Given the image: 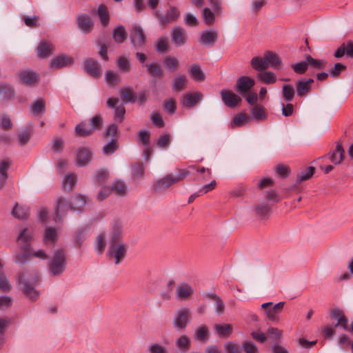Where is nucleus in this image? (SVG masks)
<instances>
[{"mask_svg": "<svg viewBox=\"0 0 353 353\" xmlns=\"http://www.w3.org/2000/svg\"><path fill=\"white\" fill-rule=\"evenodd\" d=\"M37 281L36 277L30 279L26 274H21L19 277V283L24 294L32 301H36L39 296V293L35 290Z\"/></svg>", "mask_w": 353, "mask_h": 353, "instance_id": "obj_1", "label": "nucleus"}, {"mask_svg": "<svg viewBox=\"0 0 353 353\" xmlns=\"http://www.w3.org/2000/svg\"><path fill=\"white\" fill-rule=\"evenodd\" d=\"M65 255L62 250H57L49 263L50 272L54 275L61 274L65 269Z\"/></svg>", "mask_w": 353, "mask_h": 353, "instance_id": "obj_2", "label": "nucleus"}, {"mask_svg": "<svg viewBox=\"0 0 353 353\" xmlns=\"http://www.w3.org/2000/svg\"><path fill=\"white\" fill-rule=\"evenodd\" d=\"M191 319V311L189 308L182 307L176 311L173 319L174 327L177 330H183Z\"/></svg>", "mask_w": 353, "mask_h": 353, "instance_id": "obj_3", "label": "nucleus"}, {"mask_svg": "<svg viewBox=\"0 0 353 353\" xmlns=\"http://www.w3.org/2000/svg\"><path fill=\"white\" fill-rule=\"evenodd\" d=\"M284 305L285 302H279L274 305L272 302H267L261 305V309L268 320L277 322L279 320V314L283 311Z\"/></svg>", "mask_w": 353, "mask_h": 353, "instance_id": "obj_4", "label": "nucleus"}, {"mask_svg": "<svg viewBox=\"0 0 353 353\" xmlns=\"http://www.w3.org/2000/svg\"><path fill=\"white\" fill-rule=\"evenodd\" d=\"M127 251V247L124 243H111L108 256L110 259H114L116 265L119 264L125 258Z\"/></svg>", "mask_w": 353, "mask_h": 353, "instance_id": "obj_5", "label": "nucleus"}, {"mask_svg": "<svg viewBox=\"0 0 353 353\" xmlns=\"http://www.w3.org/2000/svg\"><path fill=\"white\" fill-rule=\"evenodd\" d=\"M170 38L172 43L176 47H181L187 43L188 36L183 28L177 26L172 28Z\"/></svg>", "mask_w": 353, "mask_h": 353, "instance_id": "obj_6", "label": "nucleus"}, {"mask_svg": "<svg viewBox=\"0 0 353 353\" xmlns=\"http://www.w3.org/2000/svg\"><path fill=\"white\" fill-rule=\"evenodd\" d=\"M70 202L63 196H58L54 202V220L56 222L61 221L63 218L67 214L68 211L70 210L68 208Z\"/></svg>", "mask_w": 353, "mask_h": 353, "instance_id": "obj_7", "label": "nucleus"}, {"mask_svg": "<svg viewBox=\"0 0 353 353\" xmlns=\"http://www.w3.org/2000/svg\"><path fill=\"white\" fill-rule=\"evenodd\" d=\"M93 152L88 147H79L76 151V164L79 167L88 165L92 159Z\"/></svg>", "mask_w": 353, "mask_h": 353, "instance_id": "obj_8", "label": "nucleus"}, {"mask_svg": "<svg viewBox=\"0 0 353 353\" xmlns=\"http://www.w3.org/2000/svg\"><path fill=\"white\" fill-rule=\"evenodd\" d=\"M220 95L223 103L230 108H236L241 101V97L230 90L222 89Z\"/></svg>", "mask_w": 353, "mask_h": 353, "instance_id": "obj_9", "label": "nucleus"}, {"mask_svg": "<svg viewBox=\"0 0 353 353\" xmlns=\"http://www.w3.org/2000/svg\"><path fill=\"white\" fill-rule=\"evenodd\" d=\"M131 42L134 47L142 46L145 42V35L140 26H133L130 32Z\"/></svg>", "mask_w": 353, "mask_h": 353, "instance_id": "obj_10", "label": "nucleus"}, {"mask_svg": "<svg viewBox=\"0 0 353 353\" xmlns=\"http://www.w3.org/2000/svg\"><path fill=\"white\" fill-rule=\"evenodd\" d=\"M118 103L117 98H108L106 101L108 108L114 110V119L121 122L124 119L125 110L123 105H119Z\"/></svg>", "mask_w": 353, "mask_h": 353, "instance_id": "obj_11", "label": "nucleus"}, {"mask_svg": "<svg viewBox=\"0 0 353 353\" xmlns=\"http://www.w3.org/2000/svg\"><path fill=\"white\" fill-rule=\"evenodd\" d=\"M254 85V80L252 78L248 76H242L237 79L235 90L241 94L247 93Z\"/></svg>", "mask_w": 353, "mask_h": 353, "instance_id": "obj_12", "label": "nucleus"}, {"mask_svg": "<svg viewBox=\"0 0 353 353\" xmlns=\"http://www.w3.org/2000/svg\"><path fill=\"white\" fill-rule=\"evenodd\" d=\"M68 208L74 212H82L87 203V197L81 194H77L72 196L69 201Z\"/></svg>", "mask_w": 353, "mask_h": 353, "instance_id": "obj_13", "label": "nucleus"}, {"mask_svg": "<svg viewBox=\"0 0 353 353\" xmlns=\"http://www.w3.org/2000/svg\"><path fill=\"white\" fill-rule=\"evenodd\" d=\"M203 97V94L199 92L186 93L183 95L181 104L184 108L190 109L201 101Z\"/></svg>", "mask_w": 353, "mask_h": 353, "instance_id": "obj_14", "label": "nucleus"}, {"mask_svg": "<svg viewBox=\"0 0 353 353\" xmlns=\"http://www.w3.org/2000/svg\"><path fill=\"white\" fill-rule=\"evenodd\" d=\"M77 24L79 29L85 34L90 32L94 27L91 17L86 14H81L77 17Z\"/></svg>", "mask_w": 353, "mask_h": 353, "instance_id": "obj_15", "label": "nucleus"}, {"mask_svg": "<svg viewBox=\"0 0 353 353\" xmlns=\"http://www.w3.org/2000/svg\"><path fill=\"white\" fill-rule=\"evenodd\" d=\"M314 83V79L309 78H303L295 83L296 94L299 97L305 96L311 89L312 84Z\"/></svg>", "mask_w": 353, "mask_h": 353, "instance_id": "obj_16", "label": "nucleus"}, {"mask_svg": "<svg viewBox=\"0 0 353 353\" xmlns=\"http://www.w3.org/2000/svg\"><path fill=\"white\" fill-rule=\"evenodd\" d=\"M179 16L180 12L179 9L170 6L166 12V14L159 17V23L161 25H167L176 21Z\"/></svg>", "mask_w": 353, "mask_h": 353, "instance_id": "obj_17", "label": "nucleus"}, {"mask_svg": "<svg viewBox=\"0 0 353 353\" xmlns=\"http://www.w3.org/2000/svg\"><path fill=\"white\" fill-rule=\"evenodd\" d=\"M73 62L74 59L72 57L65 54H62L52 59L50 63V67L54 68H60L70 65L73 63Z\"/></svg>", "mask_w": 353, "mask_h": 353, "instance_id": "obj_18", "label": "nucleus"}, {"mask_svg": "<svg viewBox=\"0 0 353 353\" xmlns=\"http://www.w3.org/2000/svg\"><path fill=\"white\" fill-rule=\"evenodd\" d=\"M194 290L191 285L188 283H179L176 289V297L179 300H185L192 295Z\"/></svg>", "mask_w": 353, "mask_h": 353, "instance_id": "obj_19", "label": "nucleus"}, {"mask_svg": "<svg viewBox=\"0 0 353 353\" xmlns=\"http://www.w3.org/2000/svg\"><path fill=\"white\" fill-rule=\"evenodd\" d=\"M85 71L94 78L100 77L101 73V67L98 62L94 59H88L84 65Z\"/></svg>", "mask_w": 353, "mask_h": 353, "instance_id": "obj_20", "label": "nucleus"}, {"mask_svg": "<svg viewBox=\"0 0 353 353\" xmlns=\"http://www.w3.org/2000/svg\"><path fill=\"white\" fill-rule=\"evenodd\" d=\"M19 80L26 85H32L39 80L38 74L32 70H25L19 74Z\"/></svg>", "mask_w": 353, "mask_h": 353, "instance_id": "obj_21", "label": "nucleus"}, {"mask_svg": "<svg viewBox=\"0 0 353 353\" xmlns=\"http://www.w3.org/2000/svg\"><path fill=\"white\" fill-rule=\"evenodd\" d=\"M33 236V232L31 230L25 228L23 229L18 238V245L22 248L27 250V248H30L29 242Z\"/></svg>", "mask_w": 353, "mask_h": 353, "instance_id": "obj_22", "label": "nucleus"}, {"mask_svg": "<svg viewBox=\"0 0 353 353\" xmlns=\"http://www.w3.org/2000/svg\"><path fill=\"white\" fill-rule=\"evenodd\" d=\"M54 50V46L50 42L41 41L37 47V55L40 58L48 57Z\"/></svg>", "mask_w": 353, "mask_h": 353, "instance_id": "obj_23", "label": "nucleus"}, {"mask_svg": "<svg viewBox=\"0 0 353 353\" xmlns=\"http://www.w3.org/2000/svg\"><path fill=\"white\" fill-rule=\"evenodd\" d=\"M10 165V161L7 159L0 160V190L5 186L8 177V170Z\"/></svg>", "mask_w": 353, "mask_h": 353, "instance_id": "obj_24", "label": "nucleus"}, {"mask_svg": "<svg viewBox=\"0 0 353 353\" xmlns=\"http://www.w3.org/2000/svg\"><path fill=\"white\" fill-rule=\"evenodd\" d=\"M218 38V33L215 30L203 31L200 39V43L203 45L213 46Z\"/></svg>", "mask_w": 353, "mask_h": 353, "instance_id": "obj_25", "label": "nucleus"}, {"mask_svg": "<svg viewBox=\"0 0 353 353\" xmlns=\"http://www.w3.org/2000/svg\"><path fill=\"white\" fill-rule=\"evenodd\" d=\"M177 181L174 175L168 174L165 177L158 180L155 184V188L157 190H162L166 189L173 184L176 183Z\"/></svg>", "mask_w": 353, "mask_h": 353, "instance_id": "obj_26", "label": "nucleus"}, {"mask_svg": "<svg viewBox=\"0 0 353 353\" xmlns=\"http://www.w3.org/2000/svg\"><path fill=\"white\" fill-rule=\"evenodd\" d=\"M256 77L259 81L266 84H273L277 81L276 74L272 71H266V70L258 73Z\"/></svg>", "mask_w": 353, "mask_h": 353, "instance_id": "obj_27", "label": "nucleus"}, {"mask_svg": "<svg viewBox=\"0 0 353 353\" xmlns=\"http://www.w3.org/2000/svg\"><path fill=\"white\" fill-rule=\"evenodd\" d=\"M264 57L268 64V68L270 67L273 69H279V65L281 64V59L276 54L272 52H267L265 53Z\"/></svg>", "mask_w": 353, "mask_h": 353, "instance_id": "obj_28", "label": "nucleus"}, {"mask_svg": "<svg viewBox=\"0 0 353 353\" xmlns=\"http://www.w3.org/2000/svg\"><path fill=\"white\" fill-rule=\"evenodd\" d=\"M77 182V176L74 173H68L62 181V188L65 191L72 190Z\"/></svg>", "mask_w": 353, "mask_h": 353, "instance_id": "obj_29", "label": "nucleus"}, {"mask_svg": "<svg viewBox=\"0 0 353 353\" xmlns=\"http://www.w3.org/2000/svg\"><path fill=\"white\" fill-rule=\"evenodd\" d=\"M31 112L34 116H39L46 112V101L44 99H39L34 101L30 105Z\"/></svg>", "mask_w": 353, "mask_h": 353, "instance_id": "obj_30", "label": "nucleus"}, {"mask_svg": "<svg viewBox=\"0 0 353 353\" xmlns=\"http://www.w3.org/2000/svg\"><path fill=\"white\" fill-rule=\"evenodd\" d=\"M345 151L341 145V144L338 143L336 146L335 150L330 154V159L331 161L335 165L340 164L344 158Z\"/></svg>", "mask_w": 353, "mask_h": 353, "instance_id": "obj_31", "label": "nucleus"}, {"mask_svg": "<svg viewBox=\"0 0 353 353\" xmlns=\"http://www.w3.org/2000/svg\"><path fill=\"white\" fill-rule=\"evenodd\" d=\"M14 94V89L8 84H0V102L10 100Z\"/></svg>", "mask_w": 353, "mask_h": 353, "instance_id": "obj_32", "label": "nucleus"}, {"mask_svg": "<svg viewBox=\"0 0 353 353\" xmlns=\"http://www.w3.org/2000/svg\"><path fill=\"white\" fill-rule=\"evenodd\" d=\"M250 65L254 70L260 71V72L265 71L268 68L265 57H253L250 61Z\"/></svg>", "mask_w": 353, "mask_h": 353, "instance_id": "obj_33", "label": "nucleus"}, {"mask_svg": "<svg viewBox=\"0 0 353 353\" xmlns=\"http://www.w3.org/2000/svg\"><path fill=\"white\" fill-rule=\"evenodd\" d=\"M252 119L257 121H263L267 119V113L265 108L259 105H254L251 110Z\"/></svg>", "mask_w": 353, "mask_h": 353, "instance_id": "obj_34", "label": "nucleus"}, {"mask_svg": "<svg viewBox=\"0 0 353 353\" xmlns=\"http://www.w3.org/2000/svg\"><path fill=\"white\" fill-rule=\"evenodd\" d=\"M123 230V225L119 222L114 223L111 230V238L110 243H121L119 240L121 237V233Z\"/></svg>", "mask_w": 353, "mask_h": 353, "instance_id": "obj_35", "label": "nucleus"}, {"mask_svg": "<svg viewBox=\"0 0 353 353\" xmlns=\"http://www.w3.org/2000/svg\"><path fill=\"white\" fill-rule=\"evenodd\" d=\"M187 82L188 78L185 75H176L172 82L173 90L175 92H181L185 85Z\"/></svg>", "mask_w": 353, "mask_h": 353, "instance_id": "obj_36", "label": "nucleus"}, {"mask_svg": "<svg viewBox=\"0 0 353 353\" xmlns=\"http://www.w3.org/2000/svg\"><path fill=\"white\" fill-rule=\"evenodd\" d=\"M175 345L181 351H188L190 348L191 340L189 336L183 334L176 339Z\"/></svg>", "mask_w": 353, "mask_h": 353, "instance_id": "obj_37", "label": "nucleus"}, {"mask_svg": "<svg viewBox=\"0 0 353 353\" xmlns=\"http://www.w3.org/2000/svg\"><path fill=\"white\" fill-rule=\"evenodd\" d=\"M214 330L221 337H228L233 331V327L230 324H215Z\"/></svg>", "mask_w": 353, "mask_h": 353, "instance_id": "obj_38", "label": "nucleus"}, {"mask_svg": "<svg viewBox=\"0 0 353 353\" xmlns=\"http://www.w3.org/2000/svg\"><path fill=\"white\" fill-rule=\"evenodd\" d=\"M110 188L112 189V192L115 193L117 196H122L127 193V185L123 181L116 180Z\"/></svg>", "mask_w": 353, "mask_h": 353, "instance_id": "obj_39", "label": "nucleus"}, {"mask_svg": "<svg viewBox=\"0 0 353 353\" xmlns=\"http://www.w3.org/2000/svg\"><path fill=\"white\" fill-rule=\"evenodd\" d=\"M194 339L196 341H206L209 339V330L208 327L203 325L197 328L194 334Z\"/></svg>", "mask_w": 353, "mask_h": 353, "instance_id": "obj_40", "label": "nucleus"}, {"mask_svg": "<svg viewBox=\"0 0 353 353\" xmlns=\"http://www.w3.org/2000/svg\"><path fill=\"white\" fill-rule=\"evenodd\" d=\"M127 37V32L125 28L119 25L117 26L113 31V39L115 42L121 43Z\"/></svg>", "mask_w": 353, "mask_h": 353, "instance_id": "obj_41", "label": "nucleus"}, {"mask_svg": "<svg viewBox=\"0 0 353 353\" xmlns=\"http://www.w3.org/2000/svg\"><path fill=\"white\" fill-rule=\"evenodd\" d=\"M97 14L100 19L101 23L105 27L108 25L110 17L108 8L105 5H100L97 9Z\"/></svg>", "mask_w": 353, "mask_h": 353, "instance_id": "obj_42", "label": "nucleus"}, {"mask_svg": "<svg viewBox=\"0 0 353 353\" xmlns=\"http://www.w3.org/2000/svg\"><path fill=\"white\" fill-rule=\"evenodd\" d=\"M57 231L53 228H48L44 233L43 242L46 244H52L57 240Z\"/></svg>", "mask_w": 353, "mask_h": 353, "instance_id": "obj_43", "label": "nucleus"}, {"mask_svg": "<svg viewBox=\"0 0 353 353\" xmlns=\"http://www.w3.org/2000/svg\"><path fill=\"white\" fill-rule=\"evenodd\" d=\"M105 79L108 85L110 86H115L120 82L119 75L111 70H108L105 72Z\"/></svg>", "mask_w": 353, "mask_h": 353, "instance_id": "obj_44", "label": "nucleus"}, {"mask_svg": "<svg viewBox=\"0 0 353 353\" xmlns=\"http://www.w3.org/2000/svg\"><path fill=\"white\" fill-rule=\"evenodd\" d=\"M314 170L315 169L314 167L310 166L304 170L299 172L296 176V183H300L311 178L314 173Z\"/></svg>", "mask_w": 353, "mask_h": 353, "instance_id": "obj_45", "label": "nucleus"}, {"mask_svg": "<svg viewBox=\"0 0 353 353\" xmlns=\"http://www.w3.org/2000/svg\"><path fill=\"white\" fill-rule=\"evenodd\" d=\"M189 72L190 76L196 81H202L205 79L203 72L199 65H192Z\"/></svg>", "mask_w": 353, "mask_h": 353, "instance_id": "obj_46", "label": "nucleus"}, {"mask_svg": "<svg viewBox=\"0 0 353 353\" xmlns=\"http://www.w3.org/2000/svg\"><path fill=\"white\" fill-rule=\"evenodd\" d=\"M282 95L285 101H292L295 95L294 89L292 85L284 84L282 87Z\"/></svg>", "mask_w": 353, "mask_h": 353, "instance_id": "obj_47", "label": "nucleus"}, {"mask_svg": "<svg viewBox=\"0 0 353 353\" xmlns=\"http://www.w3.org/2000/svg\"><path fill=\"white\" fill-rule=\"evenodd\" d=\"M90 128L92 131L99 130L101 129L103 124V119L101 114H95L90 119Z\"/></svg>", "mask_w": 353, "mask_h": 353, "instance_id": "obj_48", "label": "nucleus"}, {"mask_svg": "<svg viewBox=\"0 0 353 353\" xmlns=\"http://www.w3.org/2000/svg\"><path fill=\"white\" fill-rule=\"evenodd\" d=\"M146 67L148 72L153 77H160L163 74L161 68L157 63H151Z\"/></svg>", "mask_w": 353, "mask_h": 353, "instance_id": "obj_49", "label": "nucleus"}, {"mask_svg": "<svg viewBox=\"0 0 353 353\" xmlns=\"http://www.w3.org/2000/svg\"><path fill=\"white\" fill-rule=\"evenodd\" d=\"M109 177V172L105 169L97 170L94 175V181L96 183L102 184L105 183Z\"/></svg>", "mask_w": 353, "mask_h": 353, "instance_id": "obj_50", "label": "nucleus"}, {"mask_svg": "<svg viewBox=\"0 0 353 353\" xmlns=\"http://www.w3.org/2000/svg\"><path fill=\"white\" fill-rule=\"evenodd\" d=\"M306 61L307 65H310L311 67L319 70L324 68L327 64V62L325 60L316 59L310 55L306 57Z\"/></svg>", "mask_w": 353, "mask_h": 353, "instance_id": "obj_51", "label": "nucleus"}, {"mask_svg": "<svg viewBox=\"0 0 353 353\" xmlns=\"http://www.w3.org/2000/svg\"><path fill=\"white\" fill-rule=\"evenodd\" d=\"M75 133L81 137L89 136L92 133V129L88 127L85 123L81 122L77 124L74 128Z\"/></svg>", "mask_w": 353, "mask_h": 353, "instance_id": "obj_52", "label": "nucleus"}, {"mask_svg": "<svg viewBox=\"0 0 353 353\" xmlns=\"http://www.w3.org/2000/svg\"><path fill=\"white\" fill-rule=\"evenodd\" d=\"M28 214V209L23 206H19V205H16L12 211V214L19 219H23L27 217Z\"/></svg>", "mask_w": 353, "mask_h": 353, "instance_id": "obj_53", "label": "nucleus"}, {"mask_svg": "<svg viewBox=\"0 0 353 353\" xmlns=\"http://www.w3.org/2000/svg\"><path fill=\"white\" fill-rule=\"evenodd\" d=\"M117 65L121 72L126 73L130 71L131 64L128 59L121 57L117 60Z\"/></svg>", "mask_w": 353, "mask_h": 353, "instance_id": "obj_54", "label": "nucleus"}, {"mask_svg": "<svg viewBox=\"0 0 353 353\" xmlns=\"http://www.w3.org/2000/svg\"><path fill=\"white\" fill-rule=\"evenodd\" d=\"M119 92L121 94V98L124 102L128 103L133 101L134 95L132 88H123L120 90Z\"/></svg>", "mask_w": 353, "mask_h": 353, "instance_id": "obj_55", "label": "nucleus"}, {"mask_svg": "<svg viewBox=\"0 0 353 353\" xmlns=\"http://www.w3.org/2000/svg\"><path fill=\"white\" fill-rule=\"evenodd\" d=\"M168 48V41L166 37H160L157 39L155 49L157 52L163 53L167 51Z\"/></svg>", "mask_w": 353, "mask_h": 353, "instance_id": "obj_56", "label": "nucleus"}, {"mask_svg": "<svg viewBox=\"0 0 353 353\" xmlns=\"http://www.w3.org/2000/svg\"><path fill=\"white\" fill-rule=\"evenodd\" d=\"M215 14L214 11L212 12L210 9L205 8L202 14L204 22L208 25L212 24L215 19Z\"/></svg>", "mask_w": 353, "mask_h": 353, "instance_id": "obj_57", "label": "nucleus"}, {"mask_svg": "<svg viewBox=\"0 0 353 353\" xmlns=\"http://www.w3.org/2000/svg\"><path fill=\"white\" fill-rule=\"evenodd\" d=\"M117 141L112 139L103 147V152L105 155H110L113 154L117 150Z\"/></svg>", "mask_w": 353, "mask_h": 353, "instance_id": "obj_58", "label": "nucleus"}, {"mask_svg": "<svg viewBox=\"0 0 353 353\" xmlns=\"http://www.w3.org/2000/svg\"><path fill=\"white\" fill-rule=\"evenodd\" d=\"M87 236L86 230L83 228H79L74 234V239L78 245H81Z\"/></svg>", "mask_w": 353, "mask_h": 353, "instance_id": "obj_59", "label": "nucleus"}, {"mask_svg": "<svg viewBox=\"0 0 353 353\" xmlns=\"http://www.w3.org/2000/svg\"><path fill=\"white\" fill-rule=\"evenodd\" d=\"M256 214L261 218H265L270 212V207L265 203L258 204L255 207Z\"/></svg>", "mask_w": 353, "mask_h": 353, "instance_id": "obj_60", "label": "nucleus"}, {"mask_svg": "<svg viewBox=\"0 0 353 353\" xmlns=\"http://www.w3.org/2000/svg\"><path fill=\"white\" fill-rule=\"evenodd\" d=\"M105 236L104 234H99L96 239L95 248L96 250L102 253L105 248Z\"/></svg>", "mask_w": 353, "mask_h": 353, "instance_id": "obj_61", "label": "nucleus"}, {"mask_svg": "<svg viewBox=\"0 0 353 353\" xmlns=\"http://www.w3.org/2000/svg\"><path fill=\"white\" fill-rule=\"evenodd\" d=\"M150 132L146 130H141L138 134V141L141 143L144 146L149 145L150 143Z\"/></svg>", "mask_w": 353, "mask_h": 353, "instance_id": "obj_62", "label": "nucleus"}, {"mask_svg": "<svg viewBox=\"0 0 353 353\" xmlns=\"http://www.w3.org/2000/svg\"><path fill=\"white\" fill-rule=\"evenodd\" d=\"M148 352L150 353H168V350L166 347L154 343L148 346Z\"/></svg>", "mask_w": 353, "mask_h": 353, "instance_id": "obj_63", "label": "nucleus"}, {"mask_svg": "<svg viewBox=\"0 0 353 353\" xmlns=\"http://www.w3.org/2000/svg\"><path fill=\"white\" fill-rule=\"evenodd\" d=\"M224 350L225 353H241L239 346L231 341L225 343Z\"/></svg>", "mask_w": 353, "mask_h": 353, "instance_id": "obj_64", "label": "nucleus"}]
</instances>
